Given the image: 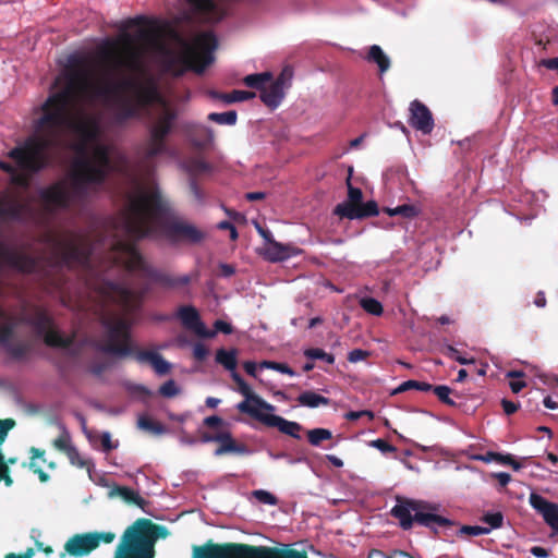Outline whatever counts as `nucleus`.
Listing matches in <instances>:
<instances>
[{
  "label": "nucleus",
  "instance_id": "33",
  "mask_svg": "<svg viewBox=\"0 0 558 558\" xmlns=\"http://www.w3.org/2000/svg\"><path fill=\"white\" fill-rule=\"evenodd\" d=\"M524 376V373L521 371H509L506 374V377L508 378H518L519 380H512L509 383L510 389L513 393L520 392L525 386V381L521 378Z\"/></svg>",
  "mask_w": 558,
  "mask_h": 558
},
{
  "label": "nucleus",
  "instance_id": "49",
  "mask_svg": "<svg viewBox=\"0 0 558 558\" xmlns=\"http://www.w3.org/2000/svg\"><path fill=\"white\" fill-rule=\"evenodd\" d=\"M363 416H366L369 421L374 418V413L368 410L363 411H351L345 414V418L349 421H356Z\"/></svg>",
  "mask_w": 558,
  "mask_h": 558
},
{
  "label": "nucleus",
  "instance_id": "59",
  "mask_svg": "<svg viewBox=\"0 0 558 558\" xmlns=\"http://www.w3.org/2000/svg\"><path fill=\"white\" fill-rule=\"evenodd\" d=\"M502 408L506 414H513L518 410V405L509 400H502Z\"/></svg>",
  "mask_w": 558,
  "mask_h": 558
},
{
  "label": "nucleus",
  "instance_id": "48",
  "mask_svg": "<svg viewBox=\"0 0 558 558\" xmlns=\"http://www.w3.org/2000/svg\"><path fill=\"white\" fill-rule=\"evenodd\" d=\"M238 390L244 397V400H250L252 398L258 397V395L254 393L252 387L244 380L238 384Z\"/></svg>",
  "mask_w": 558,
  "mask_h": 558
},
{
  "label": "nucleus",
  "instance_id": "5",
  "mask_svg": "<svg viewBox=\"0 0 558 558\" xmlns=\"http://www.w3.org/2000/svg\"><path fill=\"white\" fill-rule=\"evenodd\" d=\"M438 507L418 500H405L398 502L392 509L391 514L399 520L403 530H410L416 522L423 526L437 530L447 526L450 521L437 513Z\"/></svg>",
  "mask_w": 558,
  "mask_h": 558
},
{
  "label": "nucleus",
  "instance_id": "37",
  "mask_svg": "<svg viewBox=\"0 0 558 558\" xmlns=\"http://www.w3.org/2000/svg\"><path fill=\"white\" fill-rule=\"evenodd\" d=\"M180 392L181 389L173 379L167 380L159 388V393L166 398H173L178 396Z\"/></svg>",
  "mask_w": 558,
  "mask_h": 558
},
{
  "label": "nucleus",
  "instance_id": "30",
  "mask_svg": "<svg viewBox=\"0 0 558 558\" xmlns=\"http://www.w3.org/2000/svg\"><path fill=\"white\" fill-rule=\"evenodd\" d=\"M238 114L235 111H227V112H213L208 116L210 121H214L219 124L225 125H234L236 123Z\"/></svg>",
  "mask_w": 558,
  "mask_h": 558
},
{
  "label": "nucleus",
  "instance_id": "47",
  "mask_svg": "<svg viewBox=\"0 0 558 558\" xmlns=\"http://www.w3.org/2000/svg\"><path fill=\"white\" fill-rule=\"evenodd\" d=\"M360 213L363 217L376 216L378 214L377 204L374 201H369L365 204L359 205Z\"/></svg>",
  "mask_w": 558,
  "mask_h": 558
},
{
  "label": "nucleus",
  "instance_id": "24",
  "mask_svg": "<svg viewBox=\"0 0 558 558\" xmlns=\"http://www.w3.org/2000/svg\"><path fill=\"white\" fill-rule=\"evenodd\" d=\"M216 362L226 369L233 371V368H236V351L219 349L216 353Z\"/></svg>",
  "mask_w": 558,
  "mask_h": 558
},
{
  "label": "nucleus",
  "instance_id": "45",
  "mask_svg": "<svg viewBox=\"0 0 558 558\" xmlns=\"http://www.w3.org/2000/svg\"><path fill=\"white\" fill-rule=\"evenodd\" d=\"M460 532L462 534L478 536L488 534L490 532V529H486L485 526L481 525H464L460 529Z\"/></svg>",
  "mask_w": 558,
  "mask_h": 558
},
{
  "label": "nucleus",
  "instance_id": "54",
  "mask_svg": "<svg viewBox=\"0 0 558 558\" xmlns=\"http://www.w3.org/2000/svg\"><path fill=\"white\" fill-rule=\"evenodd\" d=\"M214 326H215L214 331H216V333L222 332V333L229 335L232 332V326L225 320H216Z\"/></svg>",
  "mask_w": 558,
  "mask_h": 558
},
{
  "label": "nucleus",
  "instance_id": "16",
  "mask_svg": "<svg viewBox=\"0 0 558 558\" xmlns=\"http://www.w3.org/2000/svg\"><path fill=\"white\" fill-rule=\"evenodd\" d=\"M31 461L28 463V468L36 474L41 482H47L49 480V475L44 471L45 466L53 470L56 468L53 462H48L45 458V451L37 449L35 447L29 449Z\"/></svg>",
  "mask_w": 558,
  "mask_h": 558
},
{
  "label": "nucleus",
  "instance_id": "25",
  "mask_svg": "<svg viewBox=\"0 0 558 558\" xmlns=\"http://www.w3.org/2000/svg\"><path fill=\"white\" fill-rule=\"evenodd\" d=\"M385 213L390 217L402 216L404 218H413L420 214V208L412 204H403L393 208H385Z\"/></svg>",
  "mask_w": 558,
  "mask_h": 558
},
{
  "label": "nucleus",
  "instance_id": "20",
  "mask_svg": "<svg viewBox=\"0 0 558 558\" xmlns=\"http://www.w3.org/2000/svg\"><path fill=\"white\" fill-rule=\"evenodd\" d=\"M298 401L301 405L307 408H318L320 405H328L329 399L323 397L314 391H304L298 397Z\"/></svg>",
  "mask_w": 558,
  "mask_h": 558
},
{
  "label": "nucleus",
  "instance_id": "4",
  "mask_svg": "<svg viewBox=\"0 0 558 558\" xmlns=\"http://www.w3.org/2000/svg\"><path fill=\"white\" fill-rule=\"evenodd\" d=\"M195 558H307V555L291 545L279 547L228 545L202 549Z\"/></svg>",
  "mask_w": 558,
  "mask_h": 558
},
{
  "label": "nucleus",
  "instance_id": "8",
  "mask_svg": "<svg viewBox=\"0 0 558 558\" xmlns=\"http://www.w3.org/2000/svg\"><path fill=\"white\" fill-rule=\"evenodd\" d=\"M29 323L38 336L41 337L48 345L64 349L71 353L73 352V339L62 336L54 328V325L46 311L39 308L36 310Z\"/></svg>",
  "mask_w": 558,
  "mask_h": 558
},
{
  "label": "nucleus",
  "instance_id": "53",
  "mask_svg": "<svg viewBox=\"0 0 558 558\" xmlns=\"http://www.w3.org/2000/svg\"><path fill=\"white\" fill-rule=\"evenodd\" d=\"M208 354L207 348L203 343H196L193 347V355L196 360L203 361Z\"/></svg>",
  "mask_w": 558,
  "mask_h": 558
},
{
  "label": "nucleus",
  "instance_id": "26",
  "mask_svg": "<svg viewBox=\"0 0 558 558\" xmlns=\"http://www.w3.org/2000/svg\"><path fill=\"white\" fill-rule=\"evenodd\" d=\"M216 441L221 442V447L217 448L215 450V456H221L226 452H235L240 451L236 446L234 445V441L230 435V433H220L216 435Z\"/></svg>",
  "mask_w": 558,
  "mask_h": 558
},
{
  "label": "nucleus",
  "instance_id": "46",
  "mask_svg": "<svg viewBox=\"0 0 558 558\" xmlns=\"http://www.w3.org/2000/svg\"><path fill=\"white\" fill-rule=\"evenodd\" d=\"M363 194L359 187H353L348 179V198L350 203L361 205Z\"/></svg>",
  "mask_w": 558,
  "mask_h": 558
},
{
  "label": "nucleus",
  "instance_id": "44",
  "mask_svg": "<svg viewBox=\"0 0 558 558\" xmlns=\"http://www.w3.org/2000/svg\"><path fill=\"white\" fill-rule=\"evenodd\" d=\"M195 10L202 13H209L214 10L213 0H186Z\"/></svg>",
  "mask_w": 558,
  "mask_h": 558
},
{
  "label": "nucleus",
  "instance_id": "27",
  "mask_svg": "<svg viewBox=\"0 0 558 558\" xmlns=\"http://www.w3.org/2000/svg\"><path fill=\"white\" fill-rule=\"evenodd\" d=\"M335 213L341 217H345L349 219H360L363 218V214L360 213L359 205H355L353 203H342L339 204Z\"/></svg>",
  "mask_w": 558,
  "mask_h": 558
},
{
  "label": "nucleus",
  "instance_id": "13",
  "mask_svg": "<svg viewBox=\"0 0 558 558\" xmlns=\"http://www.w3.org/2000/svg\"><path fill=\"white\" fill-rule=\"evenodd\" d=\"M530 505L543 517L553 532L558 534V505L534 493L530 495Z\"/></svg>",
  "mask_w": 558,
  "mask_h": 558
},
{
  "label": "nucleus",
  "instance_id": "56",
  "mask_svg": "<svg viewBox=\"0 0 558 558\" xmlns=\"http://www.w3.org/2000/svg\"><path fill=\"white\" fill-rule=\"evenodd\" d=\"M256 229H257V232L259 233V235L264 240V245L263 246H269L270 242H275L276 241L272 238V234H271L270 231L263 229L260 226H257Z\"/></svg>",
  "mask_w": 558,
  "mask_h": 558
},
{
  "label": "nucleus",
  "instance_id": "50",
  "mask_svg": "<svg viewBox=\"0 0 558 558\" xmlns=\"http://www.w3.org/2000/svg\"><path fill=\"white\" fill-rule=\"evenodd\" d=\"M368 354L369 353L367 351H364L362 349H354V350L349 352L348 360L351 363H357L360 361L365 360L368 356Z\"/></svg>",
  "mask_w": 558,
  "mask_h": 558
},
{
  "label": "nucleus",
  "instance_id": "10",
  "mask_svg": "<svg viewBox=\"0 0 558 558\" xmlns=\"http://www.w3.org/2000/svg\"><path fill=\"white\" fill-rule=\"evenodd\" d=\"M236 409L268 427H272L278 416L275 414L276 408L259 396L243 400L236 404Z\"/></svg>",
  "mask_w": 558,
  "mask_h": 558
},
{
  "label": "nucleus",
  "instance_id": "12",
  "mask_svg": "<svg viewBox=\"0 0 558 558\" xmlns=\"http://www.w3.org/2000/svg\"><path fill=\"white\" fill-rule=\"evenodd\" d=\"M302 250L292 243L283 244L275 241L269 246H263L259 254L268 262L279 263L302 254Z\"/></svg>",
  "mask_w": 558,
  "mask_h": 558
},
{
  "label": "nucleus",
  "instance_id": "43",
  "mask_svg": "<svg viewBox=\"0 0 558 558\" xmlns=\"http://www.w3.org/2000/svg\"><path fill=\"white\" fill-rule=\"evenodd\" d=\"M53 446L65 453L70 452V449H74L71 445L70 436L66 433H62L58 438H56L53 440Z\"/></svg>",
  "mask_w": 558,
  "mask_h": 558
},
{
  "label": "nucleus",
  "instance_id": "58",
  "mask_svg": "<svg viewBox=\"0 0 558 558\" xmlns=\"http://www.w3.org/2000/svg\"><path fill=\"white\" fill-rule=\"evenodd\" d=\"M243 367L245 369V372L253 376V377H256L257 376V369L260 368L259 367V364H256L255 362L253 361H246L243 363Z\"/></svg>",
  "mask_w": 558,
  "mask_h": 558
},
{
  "label": "nucleus",
  "instance_id": "19",
  "mask_svg": "<svg viewBox=\"0 0 558 558\" xmlns=\"http://www.w3.org/2000/svg\"><path fill=\"white\" fill-rule=\"evenodd\" d=\"M366 60L377 64L379 73L384 74L390 68V59L378 45L369 47Z\"/></svg>",
  "mask_w": 558,
  "mask_h": 558
},
{
  "label": "nucleus",
  "instance_id": "64",
  "mask_svg": "<svg viewBox=\"0 0 558 558\" xmlns=\"http://www.w3.org/2000/svg\"><path fill=\"white\" fill-rule=\"evenodd\" d=\"M326 459L335 466L337 468H342L343 466V461L338 458L337 456H333V454H327L326 456Z\"/></svg>",
  "mask_w": 558,
  "mask_h": 558
},
{
  "label": "nucleus",
  "instance_id": "63",
  "mask_svg": "<svg viewBox=\"0 0 558 558\" xmlns=\"http://www.w3.org/2000/svg\"><path fill=\"white\" fill-rule=\"evenodd\" d=\"M205 424L215 427L218 426L221 423V418L219 416L213 415L205 418Z\"/></svg>",
  "mask_w": 558,
  "mask_h": 558
},
{
  "label": "nucleus",
  "instance_id": "17",
  "mask_svg": "<svg viewBox=\"0 0 558 558\" xmlns=\"http://www.w3.org/2000/svg\"><path fill=\"white\" fill-rule=\"evenodd\" d=\"M136 360L140 363L150 364L158 375H165L171 368V364L168 361H166L158 352L155 351L138 352L136 355Z\"/></svg>",
  "mask_w": 558,
  "mask_h": 558
},
{
  "label": "nucleus",
  "instance_id": "2",
  "mask_svg": "<svg viewBox=\"0 0 558 558\" xmlns=\"http://www.w3.org/2000/svg\"><path fill=\"white\" fill-rule=\"evenodd\" d=\"M59 263L73 265L77 263L88 271V284L100 296L104 303H112L116 308H108L102 317L105 339L99 350L123 357L131 353L129 345L132 314L138 306L140 292L125 280L114 282L118 274H128L158 283L162 287L174 288L185 286L191 281L189 275L172 277L146 264L134 244L118 241L113 252L100 251L98 246L87 248L77 239H69L57 248Z\"/></svg>",
  "mask_w": 558,
  "mask_h": 558
},
{
  "label": "nucleus",
  "instance_id": "18",
  "mask_svg": "<svg viewBox=\"0 0 558 558\" xmlns=\"http://www.w3.org/2000/svg\"><path fill=\"white\" fill-rule=\"evenodd\" d=\"M286 90L275 85L272 82L264 87L260 93L262 101L269 108L276 109L284 98Z\"/></svg>",
  "mask_w": 558,
  "mask_h": 558
},
{
  "label": "nucleus",
  "instance_id": "42",
  "mask_svg": "<svg viewBox=\"0 0 558 558\" xmlns=\"http://www.w3.org/2000/svg\"><path fill=\"white\" fill-rule=\"evenodd\" d=\"M447 354L450 359L457 361L458 363H460L462 365H469V364L475 363V359L464 356L463 354H461V352L459 350H457L456 348H453L451 345L447 348Z\"/></svg>",
  "mask_w": 558,
  "mask_h": 558
},
{
  "label": "nucleus",
  "instance_id": "6",
  "mask_svg": "<svg viewBox=\"0 0 558 558\" xmlns=\"http://www.w3.org/2000/svg\"><path fill=\"white\" fill-rule=\"evenodd\" d=\"M39 213L33 198H24L19 192L5 189L0 192V220L31 221L36 220Z\"/></svg>",
  "mask_w": 558,
  "mask_h": 558
},
{
  "label": "nucleus",
  "instance_id": "62",
  "mask_svg": "<svg viewBox=\"0 0 558 558\" xmlns=\"http://www.w3.org/2000/svg\"><path fill=\"white\" fill-rule=\"evenodd\" d=\"M531 554L537 558H546L548 556L547 550L544 547L539 546L531 548Z\"/></svg>",
  "mask_w": 558,
  "mask_h": 558
},
{
  "label": "nucleus",
  "instance_id": "23",
  "mask_svg": "<svg viewBox=\"0 0 558 558\" xmlns=\"http://www.w3.org/2000/svg\"><path fill=\"white\" fill-rule=\"evenodd\" d=\"M256 96L254 92L247 90H232L227 94H216L215 97L225 104L241 102L253 99Z\"/></svg>",
  "mask_w": 558,
  "mask_h": 558
},
{
  "label": "nucleus",
  "instance_id": "61",
  "mask_svg": "<svg viewBox=\"0 0 558 558\" xmlns=\"http://www.w3.org/2000/svg\"><path fill=\"white\" fill-rule=\"evenodd\" d=\"M474 459L485 463L495 462L496 452H487L486 454L475 456Z\"/></svg>",
  "mask_w": 558,
  "mask_h": 558
},
{
  "label": "nucleus",
  "instance_id": "28",
  "mask_svg": "<svg viewBox=\"0 0 558 558\" xmlns=\"http://www.w3.org/2000/svg\"><path fill=\"white\" fill-rule=\"evenodd\" d=\"M360 305L366 313L374 316H380L384 311L381 303L378 300L371 296L361 298Z\"/></svg>",
  "mask_w": 558,
  "mask_h": 558
},
{
  "label": "nucleus",
  "instance_id": "32",
  "mask_svg": "<svg viewBox=\"0 0 558 558\" xmlns=\"http://www.w3.org/2000/svg\"><path fill=\"white\" fill-rule=\"evenodd\" d=\"M259 367H260V369H264V368L272 369V371L279 372L281 374L289 375L291 377H294L296 375V373L284 363H278V362H274V361H263L259 363Z\"/></svg>",
  "mask_w": 558,
  "mask_h": 558
},
{
  "label": "nucleus",
  "instance_id": "29",
  "mask_svg": "<svg viewBox=\"0 0 558 558\" xmlns=\"http://www.w3.org/2000/svg\"><path fill=\"white\" fill-rule=\"evenodd\" d=\"M332 437V433L327 428H314L307 432V438L311 445L319 446L322 441Z\"/></svg>",
  "mask_w": 558,
  "mask_h": 558
},
{
  "label": "nucleus",
  "instance_id": "21",
  "mask_svg": "<svg viewBox=\"0 0 558 558\" xmlns=\"http://www.w3.org/2000/svg\"><path fill=\"white\" fill-rule=\"evenodd\" d=\"M272 427L278 428L281 433L289 435L293 438H300L301 425L296 422L288 421L281 416H277Z\"/></svg>",
  "mask_w": 558,
  "mask_h": 558
},
{
  "label": "nucleus",
  "instance_id": "34",
  "mask_svg": "<svg viewBox=\"0 0 558 558\" xmlns=\"http://www.w3.org/2000/svg\"><path fill=\"white\" fill-rule=\"evenodd\" d=\"M304 355L312 360H323L328 364L335 363V356L325 352L322 349H307L304 351Z\"/></svg>",
  "mask_w": 558,
  "mask_h": 558
},
{
  "label": "nucleus",
  "instance_id": "41",
  "mask_svg": "<svg viewBox=\"0 0 558 558\" xmlns=\"http://www.w3.org/2000/svg\"><path fill=\"white\" fill-rule=\"evenodd\" d=\"M438 399L449 405H453L454 401L450 398L451 389L448 386L440 385L432 389Z\"/></svg>",
  "mask_w": 558,
  "mask_h": 558
},
{
  "label": "nucleus",
  "instance_id": "15",
  "mask_svg": "<svg viewBox=\"0 0 558 558\" xmlns=\"http://www.w3.org/2000/svg\"><path fill=\"white\" fill-rule=\"evenodd\" d=\"M10 265L23 272H33L36 269V263L28 256L14 254L0 240V268Z\"/></svg>",
  "mask_w": 558,
  "mask_h": 558
},
{
  "label": "nucleus",
  "instance_id": "38",
  "mask_svg": "<svg viewBox=\"0 0 558 558\" xmlns=\"http://www.w3.org/2000/svg\"><path fill=\"white\" fill-rule=\"evenodd\" d=\"M504 517L500 512H487L483 517V521L488 525L486 529H498L502 525Z\"/></svg>",
  "mask_w": 558,
  "mask_h": 558
},
{
  "label": "nucleus",
  "instance_id": "3",
  "mask_svg": "<svg viewBox=\"0 0 558 558\" xmlns=\"http://www.w3.org/2000/svg\"><path fill=\"white\" fill-rule=\"evenodd\" d=\"M113 234L101 244L100 251L113 252L118 241L133 244L144 236L178 242L199 243L205 234L179 217L153 179H135L128 194L125 208L113 222Z\"/></svg>",
  "mask_w": 558,
  "mask_h": 558
},
{
  "label": "nucleus",
  "instance_id": "40",
  "mask_svg": "<svg viewBox=\"0 0 558 558\" xmlns=\"http://www.w3.org/2000/svg\"><path fill=\"white\" fill-rule=\"evenodd\" d=\"M293 72L290 68H284L280 75L272 83L287 90L291 86Z\"/></svg>",
  "mask_w": 558,
  "mask_h": 558
},
{
  "label": "nucleus",
  "instance_id": "55",
  "mask_svg": "<svg viewBox=\"0 0 558 558\" xmlns=\"http://www.w3.org/2000/svg\"><path fill=\"white\" fill-rule=\"evenodd\" d=\"M372 446L381 452H389L393 450V447L390 446L386 440L384 439H375L372 441Z\"/></svg>",
  "mask_w": 558,
  "mask_h": 558
},
{
  "label": "nucleus",
  "instance_id": "51",
  "mask_svg": "<svg viewBox=\"0 0 558 558\" xmlns=\"http://www.w3.org/2000/svg\"><path fill=\"white\" fill-rule=\"evenodd\" d=\"M71 463L74 465H77L80 468H85L86 462L83 460V458L80 456L78 451L74 449H70V452L66 453Z\"/></svg>",
  "mask_w": 558,
  "mask_h": 558
},
{
  "label": "nucleus",
  "instance_id": "60",
  "mask_svg": "<svg viewBox=\"0 0 558 558\" xmlns=\"http://www.w3.org/2000/svg\"><path fill=\"white\" fill-rule=\"evenodd\" d=\"M541 64L549 70H556L558 72V58L542 60Z\"/></svg>",
  "mask_w": 558,
  "mask_h": 558
},
{
  "label": "nucleus",
  "instance_id": "1",
  "mask_svg": "<svg viewBox=\"0 0 558 558\" xmlns=\"http://www.w3.org/2000/svg\"><path fill=\"white\" fill-rule=\"evenodd\" d=\"M217 40L211 33L196 35L191 41L174 38L165 43L145 28L121 33L106 39L88 63L80 56H70L68 64L56 78L54 90L43 106L44 114L35 132L8 153L13 165L0 160V169L11 182L28 187L33 173L45 168L50 149L64 134L76 138L75 158L66 179L38 190L41 209L52 214L66 209L96 193L108 175L126 167L124 156L109 142L96 107L111 111L118 122L144 114L156 116L149 126L147 158L170 154L166 136L175 119L170 104L156 83L146 77L147 64L180 75L192 69L202 73L214 62Z\"/></svg>",
  "mask_w": 558,
  "mask_h": 558
},
{
  "label": "nucleus",
  "instance_id": "57",
  "mask_svg": "<svg viewBox=\"0 0 558 558\" xmlns=\"http://www.w3.org/2000/svg\"><path fill=\"white\" fill-rule=\"evenodd\" d=\"M492 476L498 481V483L501 487L507 486L511 481L510 474L506 473V472H497V473H494Z\"/></svg>",
  "mask_w": 558,
  "mask_h": 558
},
{
  "label": "nucleus",
  "instance_id": "11",
  "mask_svg": "<svg viewBox=\"0 0 558 558\" xmlns=\"http://www.w3.org/2000/svg\"><path fill=\"white\" fill-rule=\"evenodd\" d=\"M177 316L182 325L196 336L201 338H214L216 336V331H210L203 323L195 307L191 305L181 306L178 308Z\"/></svg>",
  "mask_w": 558,
  "mask_h": 558
},
{
  "label": "nucleus",
  "instance_id": "14",
  "mask_svg": "<svg viewBox=\"0 0 558 558\" xmlns=\"http://www.w3.org/2000/svg\"><path fill=\"white\" fill-rule=\"evenodd\" d=\"M410 124L421 131L424 134H429L434 129V119L429 109L420 102L418 100H413L410 104Z\"/></svg>",
  "mask_w": 558,
  "mask_h": 558
},
{
  "label": "nucleus",
  "instance_id": "39",
  "mask_svg": "<svg viewBox=\"0 0 558 558\" xmlns=\"http://www.w3.org/2000/svg\"><path fill=\"white\" fill-rule=\"evenodd\" d=\"M137 425L141 429L151 432L154 434L163 433V427L160 424H156L146 416H141L137 421Z\"/></svg>",
  "mask_w": 558,
  "mask_h": 558
},
{
  "label": "nucleus",
  "instance_id": "7",
  "mask_svg": "<svg viewBox=\"0 0 558 558\" xmlns=\"http://www.w3.org/2000/svg\"><path fill=\"white\" fill-rule=\"evenodd\" d=\"M153 544L137 527L125 531L114 558H153ZM5 558H28L9 554Z\"/></svg>",
  "mask_w": 558,
  "mask_h": 558
},
{
  "label": "nucleus",
  "instance_id": "36",
  "mask_svg": "<svg viewBox=\"0 0 558 558\" xmlns=\"http://www.w3.org/2000/svg\"><path fill=\"white\" fill-rule=\"evenodd\" d=\"M253 497L260 504L276 506L278 504V499L270 492L265 489H257L252 493Z\"/></svg>",
  "mask_w": 558,
  "mask_h": 558
},
{
  "label": "nucleus",
  "instance_id": "9",
  "mask_svg": "<svg viewBox=\"0 0 558 558\" xmlns=\"http://www.w3.org/2000/svg\"><path fill=\"white\" fill-rule=\"evenodd\" d=\"M116 535L111 532L88 533L75 535L65 544L70 555L84 556L95 549L100 543H111Z\"/></svg>",
  "mask_w": 558,
  "mask_h": 558
},
{
  "label": "nucleus",
  "instance_id": "22",
  "mask_svg": "<svg viewBox=\"0 0 558 558\" xmlns=\"http://www.w3.org/2000/svg\"><path fill=\"white\" fill-rule=\"evenodd\" d=\"M271 78L272 75L270 72H263L246 75L243 78V82L247 87L256 88L262 92L264 87L271 81Z\"/></svg>",
  "mask_w": 558,
  "mask_h": 558
},
{
  "label": "nucleus",
  "instance_id": "31",
  "mask_svg": "<svg viewBox=\"0 0 558 558\" xmlns=\"http://www.w3.org/2000/svg\"><path fill=\"white\" fill-rule=\"evenodd\" d=\"M109 496L110 497L119 496L128 502H137V500L140 499V496L133 489L128 488V487H120V486L113 487L110 490Z\"/></svg>",
  "mask_w": 558,
  "mask_h": 558
},
{
  "label": "nucleus",
  "instance_id": "35",
  "mask_svg": "<svg viewBox=\"0 0 558 558\" xmlns=\"http://www.w3.org/2000/svg\"><path fill=\"white\" fill-rule=\"evenodd\" d=\"M409 389H417L420 391H430L433 389V386L425 381H416V380H407L402 383L398 388L397 391H405Z\"/></svg>",
  "mask_w": 558,
  "mask_h": 558
},
{
  "label": "nucleus",
  "instance_id": "52",
  "mask_svg": "<svg viewBox=\"0 0 558 558\" xmlns=\"http://www.w3.org/2000/svg\"><path fill=\"white\" fill-rule=\"evenodd\" d=\"M100 439H101L102 448L106 451L112 450L118 447V444L112 441L111 435L108 432H104L101 434Z\"/></svg>",
  "mask_w": 558,
  "mask_h": 558
}]
</instances>
